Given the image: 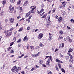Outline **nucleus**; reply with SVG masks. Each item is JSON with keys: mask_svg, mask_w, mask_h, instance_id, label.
Listing matches in <instances>:
<instances>
[{"mask_svg": "<svg viewBox=\"0 0 74 74\" xmlns=\"http://www.w3.org/2000/svg\"><path fill=\"white\" fill-rule=\"evenodd\" d=\"M6 3V1L5 0H4L3 1L2 4L3 5H5V3Z\"/></svg>", "mask_w": 74, "mask_h": 74, "instance_id": "obj_21", "label": "nucleus"}, {"mask_svg": "<svg viewBox=\"0 0 74 74\" xmlns=\"http://www.w3.org/2000/svg\"><path fill=\"white\" fill-rule=\"evenodd\" d=\"M29 3V2L28 1H26L23 4V6H24V7H25L27 5V3Z\"/></svg>", "mask_w": 74, "mask_h": 74, "instance_id": "obj_12", "label": "nucleus"}, {"mask_svg": "<svg viewBox=\"0 0 74 74\" xmlns=\"http://www.w3.org/2000/svg\"><path fill=\"white\" fill-rule=\"evenodd\" d=\"M22 16L21 15H20L19 16H18L17 17V19H19V18H21V17Z\"/></svg>", "mask_w": 74, "mask_h": 74, "instance_id": "obj_32", "label": "nucleus"}, {"mask_svg": "<svg viewBox=\"0 0 74 74\" xmlns=\"http://www.w3.org/2000/svg\"><path fill=\"white\" fill-rule=\"evenodd\" d=\"M53 13L55 12V11H56V9L55 8L54 10H53Z\"/></svg>", "mask_w": 74, "mask_h": 74, "instance_id": "obj_52", "label": "nucleus"}, {"mask_svg": "<svg viewBox=\"0 0 74 74\" xmlns=\"http://www.w3.org/2000/svg\"><path fill=\"white\" fill-rule=\"evenodd\" d=\"M29 15L28 14H27V13L26 14V16H27V17H28V16H29Z\"/></svg>", "mask_w": 74, "mask_h": 74, "instance_id": "obj_61", "label": "nucleus"}, {"mask_svg": "<svg viewBox=\"0 0 74 74\" xmlns=\"http://www.w3.org/2000/svg\"><path fill=\"white\" fill-rule=\"evenodd\" d=\"M30 48L31 49H34V46H31L30 47Z\"/></svg>", "mask_w": 74, "mask_h": 74, "instance_id": "obj_26", "label": "nucleus"}, {"mask_svg": "<svg viewBox=\"0 0 74 74\" xmlns=\"http://www.w3.org/2000/svg\"><path fill=\"white\" fill-rule=\"evenodd\" d=\"M3 29V27H0V30H2Z\"/></svg>", "mask_w": 74, "mask_h": 74, "instance_id": "obj_59", "label": "nucleus"}, {"mask_svg": "<svg viewBox=\"0 0 74 74\" xmlns=\"http://www.w3.org/2000/svg\"><path fill=\"white\" fill-rule=\"evenodd\" d=\"M13 40H14V41H15L16 40V38L15 37H14L13 38Z\"/></svg>", "mask_w": 74, "mask_h": 74, "instance_id": "obj_57", "label": "nucleus"}, {"mask_svg": "<svg viewBox=\"0 0 74 74\" xmlns=\"http://www.w3.org/2000/svg\"><path fill=\"white\" fill-rule=\"evenodd\" d=\"M30 27H28L27 29V30H30Z\"/></svg>", "mask_w": 74, "mask_h": 74, "instance_id": "obj_54", "label": "nucleus"}, {"mask_svg": "<svg viewBox=\"0 0 74 74\" xmlns=\"http://www.w3.org/2000/svg\"><path fill=\"white\" fill-rule=\"evenodd\" d=\"M68 40L69 42H72V40L71 39H70V38L69 37H68Z\"/></svg>", "mask_w": 74, "mask_h": 74, "instance_id": "obj_17", "label": "nucleus"}, {"mask_svg": "<svg viewBox=\"0 0 74 74\" xmlns=\"http://www.w3.org/2000/svg\"><path fill=\"white\" fill-rule=\"evenodd\" d=\"M12 48V47H9L7 48L8 51H10L11 50V49Z\"/></svg>", "mask_w": 74, "mask_h": 74, "instance_id": "obj_33", "label": "nucleus"}, {"mask_svg": "<svg viewBox=\"0 0 74 74\" xmlns=\"http://www.w3.org/2000/svg\"><path fill=\"white\" fill-rule=\"evenodd\" d=\"M44 11V9L42 8L40 10V12H41V14L42 12Z\"/></svg>", "mask_w": 74, "mask_h": 74, "instance_id": "obj_48", "label": "nucleus"}, {"mask_svg": "<svg viewBox=\"0 0 74 74\" xmlns=\"http://www.w3.org/2000/svg\"><path fill=\"white\" fill-rule=\"evenodd\" d=\"M52 57L50 56H46V58H45V59H48V60L47 61V63H46V64L47 65H48L49 64V63H50V60L51 61H52Z\"/></svg>", "mask_w": 74, "mask_h": 74, "instance_id": "obj_3", "label": "nucleus"}, {"mask_svg": "<svg viewBox=\"0 0 74 74\" xmlns=\"http://www.w3.org/2000/svg\"><path fill=\"white\" fill-rule=\"evenodd\" d=\"M47 73L48 74H52V72L50 71H47Z\"/></svg>", "mask_w": 74, "mask_h": 74, "instance_id": "obj_28", "label": "nucleus"}, {"mask_svg": "<svg viewBox=\"0 0 74 74\" xmlns=\"http://www.w3.org/2000/svg\"><path fill=\"white\" fill-rule=\"evenodd\" d=\"M14 30V27H12L10 29V31H11H11H12V30Z\"/></svg>", "mask_w": 74, "mask_h": 74, "instance_id": "obj_49", "label": "nucleus"}, {"mask_svg": "<svg viewBox=\"0 0 74 74\" xmlns=\"http://www.w3.org/2000/svg\"><path fill=\"white\" fill-rule=\"evenodd\" d=\"M37 12L38 14H41V13L40 12L38 11V10H37Z\"/></svg>", "mask_w": 74, "mask_h": 74, "instance_id": "obj_53", "label": "nucleus"}, {"mask_svg": "<svg viewBox=\"0 0 74 74\" xmlns=\"http://www.w3.org/2000/svg\"><path fill=\"white\" fill-rule=\"evenodd\" d=\"M21 47V44H18V48H19V47Z\"/></svg>", "mask_w": 74, "mask_h": 74, "instance_id": "obj_51", "label": "nucleus"}, {"mask_svg": "<svg viewBox=\"0 0 74 74\" xmlns=\"http://www.w3.org/2000/svg\"><path fill=\"white\" fill-rule=\"evenodd\" d=\"M66 58V60H68V59H69V57L68 56H66L65 57Z\"/></svg>", "mask_w": 74, "mask_h": 74, "instance_id": "obj_39", "label": "nucleus"}, {"mask_svg": "<svg viewBox=\"0 0 74 74\" xmlns=\"http://www.w3.org/2000/svg\"><path fill=\"white\" fill-rule=\"evenodd\" d=\"M27 57H28V56H24V58H26V59H27Z\"/></svg>", "mask_w": 74, "mask_h": 74, "instance_id": "obj_56", "label": "nucleus"}, {"mask_svg": "<svg viewBox=\"0 0 74 74\" xmlns=\"http://www.w3.org/2000/svg\"><path fill=\"white\" fill-rule=\"evenodd\" d=\"M14 52V50H13L12 49L10 51V53H13Z\"/></svg>", "mask_w": 74, "mask_h": 74, "instance_id": "obj_43", "label": "nucleus"}, {"mask_svg": "<svg viewBox=\"0 0 74 74\" xmlns=\"http://www.w3.org/2000/svg\"><path fill=\"white\" fill-rule=\"evenodd\" d=\"M63 37L62 36H60L59 37V39L62 40L63 38Z\"/></svg>", "mask_w": 74, "mask_h": 74, "instance_id": "obj_34", "label": "nucleus"}, {"mask_svg": "<svg viewBox=\"0 0 74 74\" xmlns=\"http://www.w3.org/2000/svg\"><path fill=\"white\" fill-rule=\"evenodd\" d=\"M44 4H42L41 5V7L42 8H44Z\"/></svg>", "mask_w": 74, "mask_h": 74, "instance_id": "obj_46", "label": "nucleus"}, {"mask_svg": "<svg viewBox=\"0 0 74 74\" xmlns=\"http://www.w3.org/2000/svg\"><path fill=\"white\" fill-rule=\"evenodd\" d=\"M8 19H5V22L7 23L8 22Z\"/></svg>", "mask_w": 74, "mask_h": 74, "instance_id": "obj_63", "label": "nucleus"}, {"mask_svg": "<svg viewBox=\"0 0 74 74\" xmlns=\"http://www.w3.org/2000/svg\"><path fill=\"white\" fill-rule=\"evenodd\" d=\"M58 66L59 67V69H61V64H60V63H59L58 64Z\"/></svg>", "mask_w": 74, "mask_h": 74, "instance_id": "obj_31", "label": "nucleus"}, {"mask_svg": "<svg viewBox=\"0 0 74 74\" xmlns=\"http://www.w3.org/2000/svg\"><path fill=\"white\" fill-rule=\"evenodd\" d=\"M74 58L73 57H70V59L69 60V62L70 63H73V59Z\"/></svg>", "mask_w": 74, "mask_h": 74, "instance_id": "obj_9", "label": "nucleus"}, {"mask_svg": "<svg viewBox=\"0 0 74 74\" xmlns=\"http://www.w3.org/2000/svg\"><path fill=\"white\" fill-rule=\"evenodd\" d=\"M21 0H19L18 1L17 4L18 5H19V4H21Z\"/></svg>", "mask_w": 74, "mask_h": 74, "instance_id": "obj_22", "label": "nucleus"}, {"mask_svg": "<svg viewBox=\"0 0 74 74\" xmlns=\"http://www.w3.org/2000/svg\"><path fill=\"white\" fill-rule=\"evenodd\" d=\"M27 49H29V46H28L27 47Z\"/></svg>", "mask_w": 74, "mask_h": 74, "instance_id": "obj_64", "label": "nucleus"}, {"mask_svg": "<svg viewBox=\"0 0 74 74\" xmlns=\"http://www.w3.org/2000/svg\"><path fill=\"white\" fill-rule=\"evenodd\" d=\"M36 68L35 67H34L31 70V71H33V70H35L36 69Z\"/></svg>", "mask_w": 74, "mask_h": 74, "instance_id": "obj_19", "label": "nucleus"}, {"mask_svg": "<svg viewBox=\"0 0 74 74\" xmlns=\"http://www.w3.org/2000/svg\"><path fill=\"white\" fill-rule=\"evenodd\" d=\"M62 15H63L64 16H66V12H65V11H63V12H62Z\"/></svg>", "mask_w": 74, "mask_h": 74, "instance_id": "obj_14", "label": "nucleus"}, {"mask_svg": "<svg viewBox=\"0 0 74 74\" xmlns=\"http://www.w3.org/2000/svg\"><path fill=\"white\" fill-rule=\"evenodd\" d=\"M40 47L39 46H36L35 47V49H38L39 48H40Z\"/></svg>", "mask_w": 74, "mask_h": 74, "instance_id": "obj_29", "label": "nucleus"}, {"mask_svg": "<svg viewBox=\"0 0 74 74\" xmlns=\"http://www.w3.org/2000/svg\"><path fill=\"white\" fill-rule=\"evenodd\" d=\"M73 51V49H71L70 48L69 50V51H68L69 52H72V51Z\"/></svg>", "mask_w": 74, "mask_h": 74, "instance_id": "obj_23", "label": "nucleus"}, {"mask_svg": "<svg viewBox=\"0 0 74 74\" xmlns=\"http://www.w3.org/2000/svg\"><path fill=\"white\" fill-rule=\"evenodd\" d=\"M61 70L62 71V72H63V73H66V71L62 68Z\"/></svg>", "mask_w": 74, "mask_h": 74, "instance_id": "obj_27", "label": "nucleus"}, {"mask_svg": "<svg viewBox=\"0 0 74 74\" xmlns=\"http://www.w3.org/2000/svg\"><path fill=\"white\" fill-rule=\"evenodd\" d=\"M62 4L63 5V7H65L66 5L67 4V2L66 1L63 2Z\"/></svg>", "mask_w": 74, "mask_h": 74, "instance_id": "obj_13", "label": "nucleus"}, {"mask_svg": "<svg viewBox=\"0 0 74 74\" xmlns=\"http://www.w3.org/2000/svg\"><path fill=\"white\" fill-rule=\"evenodd\" d=\"M3 14H4V12L2 11L1 12V16L3 15Z\"/></svg>", "mask_w": 74, "mask_h": 74, "instance_id": "obj_50", "label": "nucleus"}, {"mask_svg": "<svg viewBox=\"0 0 74 74\" xmlns=\"http://www.w3.org/2000/svg\"><path fill=\"white\" fill-rule=\"evenodd\" d=\"M56 61L57 62L59 63V62H60V60H59V59L57 58L56 60Z\"/></svg>", "mask_w": 74, "mask_h": 74, "instance_id": "obj_40", "label": "nucleus"}, {"mask_svg": "<svg viewBox=\"0 0 74 74\" xmlns=\"http://www.w3.org/2000/svg\"><path fill=\"white\" fill-rule=\"evenodd\" d=\"M63 32L62 31V30H61L59 32V34H61V35H62L63 34Z\"/></svg>", "mask_w": 74, "mask_h": 74, "instance_id": "obj_30", "label": "nucleus"}, {"mask_svg": "<svg viewBox=\"0 0 74 74\" xmlns=\"http://www.w3.org/2000/svg\"><path fill=\"white\" fill-rule=\"evenodd\" d=\"M49 40H51L52 37V36H53L52 34L49 33Z\"/></svg>", "mask_w": 74, "mask_h": 74, "instance_id": "obj_10", "label": "nucleus"}, {"mask_svg": "<svg viewBox=\"0 0 74 74\" xmlns=\"http://www.w3.org/2000/svg\"><path fill=\"white\" fill-rule=\"evenodd\" d=\"M32 15H30L29 16V19H30H30H31V18H32Z\"/></svg>", "mask_w": 74, "mask_h": 74, "instance_id": "obj_55", "label": "nucleus"}, {"mask_svg": "<svg viewBox=\"0 0 74 74\" xmlns=\"http://www.w3.org/2000/svg\"><path fill=\"white\" fill-rule=\"evenodd\" d=\"M40 54V52H38V53L37 54H36V56H37V57L38 56H39V54Z\"/></svg>", "mask_w": 74, "mask_h": 74, "instance_id": "obj_47", "label": "nucleus"}, {"mask_svg": "<svg viewBox=\"0 0 74 74\" xmlns=\"http://www.w3.org/2000/svg\"><path fill=\"white\" fill-rule=\"evenodd\" d=\"M9 31V30H7L4 31L3 32V33H5L6 37H9V36H11L12 32H10L8 33Z\"/></svg>", "mask_w": 74, "mask_h": 74, "instance_id": "obj_2", "label": "nucleus"}, {"mask_svg": "<svg viewBox=\"0 0 74 74\" xmlns=\"http://www.w3.org/2000/svg\"><path fill=\"white\" fill-rule=\"evenodd\" d=\"M21 39H19L18 40V41H17V42H18V43L20 42H21Z\"/></svg>", "mask_w": 74, "mask_h": 74, "instance_id": "obj_44", "label": "nucleus"}, {"mask_svg": "<svg viewBox=\"0 0 74 74\" xmlns=\"http://www.w3.org/2000/svg\"><path fill=\"white\" fill-rule=\"evenodd\" d=\"M10 21L11 23H13V22L14 21V18H10Z\"/></svg>", "mask_w": 74, "mask_h": 74, "instance_id": "obj_7", "label": "nucleus"}, {"mask_svg": "<svg viewBox=\"0 0 74 74\" xmlns=\"http://www.w3.org/2000/svg\"><path fill=\"white\" fill-rule=\"evenodd\" d=\"M56 70L58 71H59V68H58V66H56Z\"/></svg>", "mask_w": 74, "mask_h": 74, "instance_id": "obj_38", "label": "nucleus"}, {"mask_svg": "<svg viewBox=\"0 0 74 74\" xmlns=\"http://www.w3.org/2000/svg\"><path fill=\"white\" fill-rule=\"evenodd\" d=\"M35 8H36V7H35L33 6V8H32V10H31V11H29L27 14H28V15H29L31 13H34L33 11H34V10L35 9Z\"/></svg>", "mask_w": 74, "mask_h": 74, "instance_id": "obj_6", "label": "nucleus"}, {"mask_svg": "<svg viewBox=\"0 0 74 74\" xmlns=\"http://www.w3.org/2000/svg\"><path fill=\"white\" fill-rule=\"evenodd\" d=\"M40 46H41V47H44V45L42 44V43H40L39 44Z\"/></svg>", "mask_w": 74, "mask_h": 74, "instance_id": "obj_24", "label": "nucleus"}, {"mask_svg": "<svg viewBox=\"0 0 74 74\" xmlns=\"http://www.w3.org/2000/svg\"><path fill=\"white\" fill-rule=\"evenodd\" d=\"M46 16H47V15L45 14V15H44L43 16H42L41 17V18H45L44 20L46 19Z\"/></svg>", "mask_w": 74, "mask_h": 74, "instance_id": "obj_16", "label": "nucleus"}, {"mask_svg": "<svg viewBox=\"0 0 74 74\" xmlns=\"http://www.w3.org/2000/svg\"><path fill=\"white\" fill-rule=\"evenodd\" d=\"M33 57H35V58H37V56H36V54H34L32 55Z\"/></svg>", "mask_w": 74, "mask_h": 74, "instance_id": "obj_25", "label": "nucleus"}, {"mask_svg": "<svg viewBox=\"0 0 74 74\" xmlns=\"http://www.w3.org/2000/svg\"><path fill=\"white\" fill-rule=\"evenodd\" d=\"M71 10V8L70 6H69V8H68V11H70Z\"/></svg>", "mask_w": 74, "mask_h": 74, "instance_id": "obj_37", "label": "nucleus"}, {"mask_svg": "<svg viewBox=\"0 0 74 74\" xmlns=\"http://www.w3.org/2000/svg\"><path fill=\"white\" fill-rule=\"evenodd\" d=\"M12 6L11 5H10V7L9 8V10H10L9 12L10 13H12L13 12V10H14V7H12Z\"/></svg>", "mask_w": 74, "mask_h": 74, "instance_id": "obj_5", "label": "nucleus"}, {"mask_svg": "<svg viewBox=\"0 0 74 74\" xmlns=\"http://www.w3.org/2000/svg\"><path fill=\"white\" fill-rule=\"evenodd\" d=\"M5 67V65H3L2 66V67L1 69L2 70L4 69V68Z\"/></svg>", "mask_w": 74, "mask_h": 74, "instance_id": "obj_42", "label": "nucleus"}, {"mask_svg": "<svg viewBox=\"0 0 74 74\" xmlns=\"http://www.w3.org/2000/svg\"><path fill=\"white\" fill-rule=\"evenodd\" d=\"M26 21H28V23H29V22H30V19H29V18L28 19H27L26 20Z\"/></svg>", "mask_w": 74, "mask_h": 74, "instance_id": "obj_36", "label": "nucleus"}, {"mask_svg": "<svg viewBox=\"0 0 74 74\" xmlns=\"http://www.w3.org/2000/svg\"><path fill=\"white\" fill-rule=\"evenodd\" d=\"M20 69V67H18V68H17L16 66H14L12 69V71L13 72L14 71L15 73H16V72H18V71L19 70V69Z\"/></svg>", "mask_w": 74, "mask_h": 74, "instance_id": "obj_1", "label": "nucleus"}, {"mask_svg": "<svg viewBox=\"0 0 74 74\" xmlns=\"http://www.w3.org/2000/svg\"><path fill=\"white\" fill-rule=\"evenodd\" d=\"M67 27L68 29H71V28H70V27H69L67 26Z\"/></svg>", "mask_w": 74, "mask_h": 74, "instance_id": "obj_60", "label": "nucleus"}, {"mask_svg": "<svg viewBox=\"0 0 74 74\" xmlns=\"http://www.w3.org/2000/svg\"><path fill=\"white\" fill-rule=\"evenodd\" d=\"M22 7L20 8L19 9V10H20V12H22Z\"/></svg>", "mask_w": 74, "mask_h": 74, "instance_id": "obj_45", "label": "nucleus"}, {"mask_svg": "<svg viewBox=\"0 0 74 74\" xmlns=\"http://www.w3.org/2000/svg\"><path fill=\"white\" fill-rule=\"evenodd\" d=\"M62 17H60V18L58 20V21L59 23L62 22Z\"/></svg>", "mask_w": 74, "mask_h": 74, "instance_id": "obj_11", "label": "nucleus"}, {"mask_svg": "<svg viewBox=\"0 0 74 74\" xmlns=\"http://www.w3.org/2000/svg\"><path fill=\"white\" fill-rule=\"evenodd\" d=\"M57 51H58V49H56L55 51V52H56Z\"/></svg>", "mask_w": 74, "mask_h": 74, "instance_id": "obj_62", "label": "nucleus"}, {"mask_svg": "<svg viewBox=\"0 0 74 74\" xmlns=\"http://www.w3.org/2000/svg\"><path fill=\"white\" fill-rule=\"evenodd\" d=\"M64 43H62V44L61 46H60L59 48H61V47H62V48H63V47H64Z\"/></svg>", "mask_w": 74, "mask_h": 74, "instance_id": "obj_18", "label": "nucleus"}, {"mask_svg": "<svg viewBox=\"0 0 74 74\" xmlns=\"http://www.w3.org/2000/svg\"><path fill=\"white\" fill-rule=\"evenodd\" d=\"M43 37V34H42L40 33L39 34L38 38L40 39H41V38H42V37Z\"/></svg>", "mask_w": 74, "mask_h": 74, "instance_id": "obj_8", "label": "nucleus"}, {"mask_svg": "<svg viewBox=\"0 0 74 74\" xmlns=\"http://www.w3.org/2000/svg\"><path fill=\"white\" fill-rule=\"evenodd\" d=\"M47 20H48V22H49L47 24V27H49L51 26V24L49 23V22H51V21H50V16H48L47 18Z\"/></svg>", "mask_w": 74, "mask_h": 74, "instance_id": "obj_4", "label": "nucleus"}, {"mask_svg": "<svg viewBox=\"0 0 74 74\" xmlns=\"http://www.w3.org/2000/svg\"><path fill=\"white\" fill-rule=\"evenodd\" d=\"M27 36H25L23 40L25 41V40H26V41H27Z\"/></svg>", "mask_w": 74, "mask_h": 74, "instance_id": "obj_20", "label": "nucleus"}, {"mask_svg": "<svg viewBox=\"0 0 74 74\" xmlns=\"http://www.w3.org/2000/svg\"><path fill=\"white\" fill-rule=\"evenodd\" d=\"M39 62L40 64H42V60H40Z\"/></svg>", "mask_w": 74, "mask_h": 74, "instance_id": "obj_35", "label": "nucleus"}, {"mask_svg": "<svg viewBox=\"0 0 74 74\" xmlns=\"http://www.w3.org/2000/svg\"><path fill=\"white\" fill-rule=\"evenodd\" d=\"M23 30V27H22L21 28L19 29L18 30V32H22V31Z\"/></svg>", "mask_w": 74, "mask_h": 74, "instance_id": "obj_15", "label": "nucleus"}, {"mask_svg": "<svg viewBox=\"0 0 74 74\" xmlns=\"http://www.w3.org/2000/svg\"><path fill=\"white\" fill-rule=\"evenodd\" d=\"M68 54H69V55L70 56V58L71 57H73V56H71V54L70 53H68Z\"/></svg>", "mask_w": 74, "mask_h": 74, "instance_id": "obj_58", "label": "nucleus"}, {"mask_svg": "<svg viewBox=\"0 0 74 74\" xmlns=\"http://www.w3.org/2000/svg\"><path fill=\"white\" fill-rule=\"evenodd\" d=\"M14 44V42H12L9 44V46H12Z\"/></svg>", "mask_w": 74, "mask_h": 74, "instance_id": "obj_41", "label": "nucleus"}]
</instances>
